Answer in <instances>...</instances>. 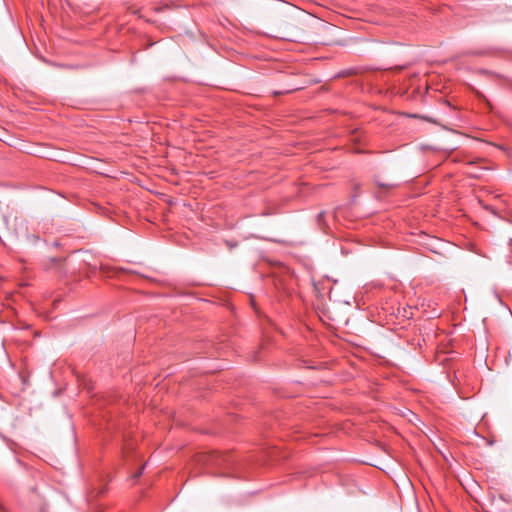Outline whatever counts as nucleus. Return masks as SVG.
Masks as SVG:
<instances>
[{
    "label": "nucleus",
    "mask_w": 512,
    "mask_h": 512,
    "mask_svg": "<svg viewBox=\"0 0 512 512\" xmlns=\"http://www.w3.org/2000/svg\"><path fill=\"white\" fill-rule=\"evenodd\" d=\"M201 457L207 464L216 465V466H221V465L227 463L228 459H229V455L223 454L218 451H213L209 454L202 455Z\"/></svg>",
    "instance_id": "obj_1"
},
{
    "label": "nucleus",
    "mask_w": 512,
    "mask_h": 512,
    "mask_svg": "<svg viewBox=\"0 0 512 512\" xmlns=\"http://www.w3.org/2000/svg\"><path fill=\"white\" fill-rule=\"evenodd\" d=\"M378 186L383 187V188H387V189H392V188L395 187L394 184H384V183H380V182H378Z\"/></svg>",
    "instance_id": "obj_2"
},
{
    "label": "nucleus",
    "mask_w": 512,
    "mask_h": 512,
    "mask_svg": "<svg viewBox=\"0 0 512 512\" xmlns=\"http://www.w3.org/2000/svg\"><path fill=\"white\" fill-rule=\"evenodd\" d=\"M143 469H144V466H143V467H141V469H140L139 471H136V473L134 474V478H138V477H140V476H141V474H142Z\"/></svg>",
    "instance_id": "obj_3"
},
{
    "label": "nucleus",
    "mask_w": 512,
    "mask_h": 512,
    "mask_svg": "<svg viewBox=\"0 0 512 512\" xmlns=\"http://www.w3.org/2000/svg\"><path fill=\"white\" fill-rule=\"evenodd\" d=\"M0 510H3L4 511V508L2 507V505L0 504Z\"/></svg>",
    "instance_id": "obj_4"
}]
</instances>
